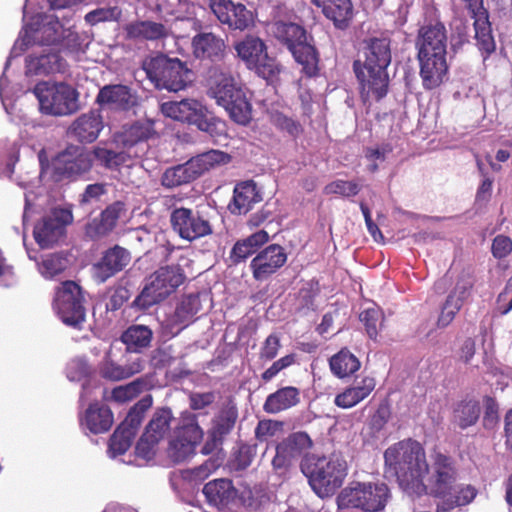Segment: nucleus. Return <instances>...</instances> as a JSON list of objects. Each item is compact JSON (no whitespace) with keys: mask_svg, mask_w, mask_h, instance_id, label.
Returning <instances> with one entry per match:
<instances>
[{"mask_svg":"<svg viewBox=\"0 0 512 512\" xmlns=\"http://www.w3.org/2000/svg\"><path fill=\"white\" fill-rule=\"evenodd\" d=\"M385 472L396 477L399 487L409 496L429 495L437 498L436 512H450L471 503L477 489L470 485H455L458 468L455 459L433 448L427 461L423 445L407 438L389 446L384 452Z\"/></svg>","mask_w":512,"mask_h":512,"instance_id":"obj_1","label":"nucleus"},{"mask_svg":"<svg viewBox=\"0 0 512 512\" xmlns=\"http://www.w3.org/2000/svg\"><path fill=\"white\" fill-rule=\"evenodd\" d=\"M363 53L364 62H353L361 99L364 103L371 98L380 101L389 89L387 68L392 59L391 40L388 37H371L365 40Z\"/></svg>","mask_w":512,"mask_h":512,"instance_id":"obj_2","label":"nucleus"},{"mask_svg":"<svg viewBox=\"0 0 512 512\" xmlns=\"http://www.w3.org/2000/svg\"><path fill=\"white\" fill-rule=\"evenodd\" d=\"M447 30L437 21L423 25L416 38L417 58L423 87L432 90L439 87L448 72Z\"/></svg>","mask_w":512,"mask_h":512,"instance_id":"obj_3","label":"nucleus"},{"mask_svg":"<svg viewBox=\"0 0 512 512\" xmlns=\"http://www.w3.org/2000/svg\"><path fill=\"white\" fill-rule=\"evenodd\" d=\"M248 89L230 72L215 69L209 79L207 95L228 113L235 123L246 126L252 120Z\"/></svg>","mask_w":512,"mask_h":512,"instance_id":"obj_4","label":"nucleus"},{"mask_svg":"<svg viewBox=\"0 0 512 512\" xmlns=\"http://www.w3.org/2000/svg\"><path fill=\"white\" fill-rule=\"evenodd\" d=\"M271 33L291 52L295 61L302 66V72L306 76L317 75L318 52L315 46L307 41V32L302 26L292 22L277 21L272 24Z\"/></svg>","mask_w":512,"mask_h":512,"instance_id":"obj_5","label":"nucleus"},{"mask_svg":"<svg viewBox=\"0 0 512 512\" xmlns=\"http://www.w3.org/2000/svg\"><path fill=\"white\" fill-rule=\"evenodd\" d=\"M314 492L320 497L333 495L347 476V463L338 456H311L302 464Z\"/></svg>","mask_w":512,"mask_h":512,"instance_id":"obj_6","label":"nucleus"},{"mask_svg":"<svg viewBox=\"0 0 512 512\" xmlns=\"http://www.w3.org/2000/svg\"><path fill=\"white\" fill-rule=\"evenodd\" d=\"M231 156L220 150H209L192 157L184 164L167 168L161 176V184L166 188H176L193 182L204 173L228 164Z\"/></svg>","mask_w":512,"mask_h":512,"instance_id":"obj_7","label":"nucleus"},{"mask_svg":"<svg viewBox=\"0 0 512 512\" xmlns=\"http://www.w3.org/2000/svg\"><path fill=\"white\" fill-rule=\"evenodd\" d=\"M185 279L184 271L179 265L162 266L149 276L133 305L147 310L173 294Z\"/></svg>","mask_w":512,"mask_h":512,"instance_id":"obj_8","label":"nucleus"},{"mask_svg":"<svg viewBox=\"0 0 512 512\" xmlns=\"http://www.w3.org/2000/svg\"><path fill=\"white\" fill-rule=\"evenodd\" d=\"M390 497L385 483H352L337 497L340 509L357 508L365 512H378L385 508Z\"/></svg>","mask_w":512,"mask_h":512,"instance_id":"obj_9","label":"nucleus"},{"mask_svg":"<svg viewBox=\"0 0 512 512\" xmlns=\"http://www.w3.org/2000/svg\"><path fill=\"white\" fill-rule=\"evenodd\" d=\"M40 111L47 115L65 116L79 110V93L66 83L40 82L33 90Z\"/></svg>","mask_w":512,"mask_h":512,"instance_id":"obj_10","label":"nucleus"},{"mask_svg":"<svg viewBox=\"0 0 512 512\" xmlns=\"http://www.w3.org/2000/svg\"><path fill=\"white\" fill-rule=\"evenodd\" d=\"M148 78L158 89L178 92L192 82V71L178 58L159 55L148 63Z\"/></svg>","mask_w":512,"mask_h":512,"instance_id":"obj_11","label":"nucleus"},{"mask_svg":"<svg viewBox=\"0 0 512 512\" xmlns=\"http://www.w3.org/2000/svg\"><path fill=\"white\" fill-rule=\"evenodd\" d=\"M203 438V430L198 417L190 411L181 413L175 436L169 442L168 455L174 463L186 461L195 454L196 447Z\"/></svg>","mask_w":512,"mask_h":512,"instance_id":"obj_12","label":"nucleus"},{"mask_svg":"<svg viewBox=\"0 0 512 512\" xmlns=\"http://www.w3.org/2000/svg\"><path fill=\"white\" fill-rule=\"evenodd\" d=\"M235 50L247 68L263 79H273L280 73V64L268 55L267 46L259 37L247 35L235 44Z\"/></svg>","mask_w":512,"mask_h":512,"instance_id":"obj_13","label":"nucleus"},{"mask_svg":"<svg viewBox=\"0 0 512 512\" xmlns=\"http://www.w3.org/2000/svg\"><path fill=\"white\" fill-rule=\"evenodd\" d=\"M84 292L75 281L60 284L53 301L54 309L62 322L73 328H80L86 318Z\"/></svg>","mask_w":512,"mask_h":512,"instance_id":"obj_14","label":"nucleus"},{"mask_svg":"<svg viewBox=\"0 0 512 512\" xmlns=\"http://www.w3.org/2000/svg\"><path fill=\"white\" fill-rule=\"evenodd\" d=\"M157 134L155 122L150 119L136 120L122 125L112 136V142L133 157L145 154L147 142Z\"/></svg>","mask_w":512,"mask_h":512,"instance_id":"obj_15","label":"nucleus"},{"mask_svg":"<svg viewBox=\"0 0 512 512\" xmlns=\"http://www.w3.org/2000/svg\"><path fill=\"white\" fill-rule=\"evenodd\" d=\"M174 419L169 407L157 408L148 422L143 435L136 444L138 457L149 460L155 455V447L170 432Z\"/></svg>","mask_w":512,"mask_h":512,"instance_id":"obj_16","label":"nucleus"},{"mask_svg":"<svg viewBox=\"0 0 512 512\" xmlns=\"http://www.w3.org/2000/svg\"><path fill=\"white\" fill-rule=\"evenodd\" d=\"M170 222L173 230L190 242L213 233L210 220L198 210L176 208L171 212Z\"/></svg>","mask_w":512,"mask_h":512,"instance_id":"obj_17","label":"nucleus"},{"mask_svg":"<svg viewBox=\"0 0 512 512\" xmlns=\"http://www.w3.org/2000/svg\"><path fill=\"white\" fill-rule=\"evenodd\" d=\"M73 221L71 211L55 208L50 215L39 221L33 230L36 243L41 248H49L63 235L65 227Z\"/></svg>","mask_w":512,"mask_h":512,"instance_id":"obj_18","label":"nucleus"},{"mask_svg":"<svg viewBox=\"0 0 512 512\" xmlns=\"http://www.w3.org/2000/svg\"><path fill=\"white\" fill-rule=\"evenodd\" d=\"M209 7L218 21L231 30L244 31L254 24V15L246 5L231 0H209Z\"/></svg>","mask_w":512,"mask_h":512,"instance_id":"obj_19","label":"nucleus"},{"mask_svg":"<svg viewBox=\"0 0 512 512\" xmlns=\"http://www.w3.org/2000/svg\"><path fill=\"white\" fill-rule=\"evenodd\" d=\"M287 258L288 255L281 245H268L250 262L253 278L259 282L267 280L285 265Z\"/></svg>","mask_w":512,"mask_h":512,"instance_id":"obj_20","label":"nucleus"},{"mask_svg":"<svg viewBox=\"0 0 512 512\" xmlns=\"http://www.w3.org/2000/svg\"><path fill=\"white\" fill-rule=\"evenodd\" d=\"M92 156L83 148L71 145L58 157L55 173L61 178H73L90 171Z\"/></svg>","mask_w":512,"mask_h":512,"instance_id":"obj_21","label":"nucleus"},{"mask_svg":"<svg viewBox=\"0 0 512 512\" xmlns=\"http://www.w3.org/2000/svg\"><path fill=\"white\" fill-rule=\"evenodd\" d=\"M130 261V252L119 245H115L107 249L100 260L93 265L94 278L98 282L104 283L121 272Z\"/></svg>","mask_w":512,"mask_h":512,"instance_id":"obj_22","label":"nucleus"},{"mask_svg":"<svg viewBox=\"0 0 512 512\" xmlns=\"http://www.w3.org/2000/svg\"><path fill=\"white\" fill-rule=\"evenodd\" d=\"M103 128L101 111L92 109L78 116L69 126L67 133L79 143L90 144L97 140Z\"/></svg>","mask_w":512,"mask_h":512,"instance_id":"obj_23","label":"nucleus"},{"mask_svg":"<svg viewBox=\"0 0 512 512\" xmlns=\"http://www.w3.org/2000/svg\"><path fill=\"white\" fill-rule=\"evenodd\" d=\"M95 102L101 109L128 111L136 104V99L130 87L110 84L100 88Z\"/></svg>","mask_w":512,"mask_h":512,"instance_id":"obj_24","label":"nucleus"},{"mask_svg":"<svg viewBox=\"0 0 512 512\" xmlns=\"http://www.w3.org/2000/svg\"><path fill=\"white\" fill-rule=\"evenodd\" d=\"M125 211L122 201H115L108 205L99 215L85 226V234L92 240L101 239L109 235L117 225L121 214Z\"/></svg>","mask_w":512,"mask_h":512,"instance_id":"obj_25","label":"nucleus"},{"mask_svg":"<svg viewBox=\"0 0 512 512\" xmlns=\"http://www.w3.org/2000/svg\"><path fill=\"white\" fill-rule=\"evenodd\" d=\"M193 54L197 59L220 62L226 55L225 41L212 32H201L192 38Z\"/></svg>","mask_w":512,"mask_h":512,"instance_id":"obj_26","label":"nucleus"},{"mask_svg":"<svg viewBox=\"0 0 512 512\" xmlns=\"http://www.w3.org/2000/svg\"><path fill=\"white\" fill-rule=\"evenodd\" d=\"M125 37L128 40L160 41L168 38L170 29L163 23L150 20H137L124 26Z\"/></svg>","mask_w":512,"mask_h":512,"instance_id":"obj_27","label":"nucleus"},{"mask_svg":"<svg viewBox=\"0 0 512 512\" xmlns=\"http://www.w3.org/2000/svg\"><path fill=\"white\" fill-rule=\"evenodd\" d=\"M376 381L373 377L364 376L356 380L353 385L336 395L334 404L342 409H349L366 399L375 389Z\"/></svg>","mask_w":512,"mask_h":512,"instance_id":"obj_28","label":"nucleus"},{"mask_svg":"<svg viewBox=\"0 0 512 512\" xmlns=\"http://www.w3.org/2000/svg\"><path fill=\"white\" fill-rule=\"evenodd\" d=\"M300 403V390L294 386H285L269 394L263 404L268 414H277L295 407Z\"/></svg>","mask_w":512,"mask_h":512,"instance_id":"obj_29","label":"nucleus"},{"mask_svg":"<svg viewBox=\"0 0 512 512\" xmlns=\"http://www.w3.org/2000/svg\"><path fill=\"white\" fill-rule=\"evenodd\" d=\"M203 494L209 504L222 508L235 499L237 490L231 480L220 478L206 483Z\"/></svg>","mask_w":512,"mask_h":512,"instance_id":"obj_30","label":"nucleus"},{"mask_svg":"<svg viewBox=\"0 0 512 512\" xmlns=\"http://www.w3.org/2000/svg\"><path fill=\"white\" fill-rule=\"evenodd\" d=\"M81 424L93 434L105 433L113 425V414L107 406L92 403L85 411Z\"/></svg>","mask_w":512,"mask_h":512,"instance_id":"obj_31","label":"nucleus"},{"mask_svg":"<svg viewBox=\"0 0 512 512\" xmlns=\"http://www.w3.org/2000/svg\"><path fill=\"white\" fill-rule=\"evenodd\" d=\"M261 201V196L253 181L239 183L234 188L233 202L229 209L233 214H246L255 203Z\"/></svg>","mask_w":512,"mask_h":512,"instance_id":"obj_32","label":"nucleus"},{"mask_svg":"<svg viewBox=\"0 0 512 512\" xmlns=\"http://www.w3.org/2000/svg\"><path fill=\"white\" fill-rule=\"evenodd\" d=\"M319 7L326 18L331 20L334 26L344 30L352 21L353 5L351 0H324Z\"/></svg>","mask_w":512,"mask_h":512,"instance_id":"obj_33","label":"nucleus"},{"mask_svg":"<svg viewBox=\"0 0 512 512\" xmlns=\"http://www.w3.org/2000/svg\"><path fill=\"white\" fill-rule=\"evenodd\" d=\"M201 308L200 295L198 293L190 294L182 298L172 317L173 324L178 326V332L194 321V317Z\"/></svg>","mask_w":512,"mask_h":512,"instance_id":"obj_34","label":"nucleus"},{"mask_svg":"<svg viewBox=\"0 0 512 512\" xmlns=\"http://www.w3.org/2000/svg\"><path fill=\"white\" fill-rule=\"evenodd\" d=\"M153 339V331L146 325L133 324L121 335V341L126 345L127 350L141 352L148 348Z\"/></svg>","mask_w":512,"mask_h":512,"instance_id":"obj_35","label":"nucleus"},{"mask_svg":"<svg viewBox=\"0 0 512 512\" xmlns=\"http://www.w3.org/2000/svg\"><path fill=\"white\" fill-rule=\"evenodd\" d=\"M332 373L338 378H346L353 375L361 367L360 360L348 349L342 348L329 360Z\"/></svg>","mask_w":512,"mask_h":512,"instance_id":"obj_36","label":"nucleus"},{"mask_svg":"<svg viewBox=\"0 0 512 512\" xmlns=\"http://www.w3.org/2000/svg\"><path fill=\"white\" fill-rule=\"evenodd\" d=\"M142 370L143 362L140 359L124 366L106 359L100 364L99 374L106 380L120 381L129 378Z\"/></svg>","mask_w":512,"mask_h":512,"instance_id":"obj_37","label":"nucleus"},{"mask_svg":"<svg viewBox=\"0 0 512 512\" xmlns=\"http://www.w3.org/2000/svg\"><path fill=\"white\" fill-rule=\"evenodd\" d=\"M153 399L151 395H146L140 399L128 412L125 419L118 426L127 432H131L136 436V433L142 423L145 412L152 406Z\"/></svg>","mask_w":512,"mask_h":512,"instance_id":"obj_38","label":"nucleus"},{"mask_svg":"<svg viewBox=\"0 0 512 512\" xmlns=\"http://www.w3.org/2000/svg\"><path fill=\"white\" fill-rule=\"evenodd\" d=\"M475 40L483 59L486 60L496 49V43L492 35L491 23L488 20L473 23Z\"/></svg>","mask_w":512,"mask_h":512,"instance_id":"obj_39","label":"nucleus"},{"mask_svg":"<svg viewBox=\"0 0 512 512\" xmlns=\"http://www.w3.org/2000/svg\"><path fill=\"white\" fill-rule=\"evenodd\" d=\"M37 74L48 75L51 73H63L66 70L67 63L59 52H49L40 55L32 61Z\"/></svg>","mask_w":512,"mask_h":512,"instance_id":"obj_40","label":"nucleus"},{"mask_svg":"<svg viewBox=\"0 0 512 512\" xmlns=\"http://www.w3.org/2000/svg\"><path fill=\"white\" fill-rule=\"evenodd\" d=\"M480 415V405L476 400H463L458 403L454 410V421L461 428L465 429L474 425Z\"/></svg>","mask_w":512,"mask_h":512,"instance_id":"obj_41","label":"nucleus"},{"mask_svg":"<svg viewBox=\"0 0 512 512\" xmlns=\"http://www.w3.org/2000/svg\"><path fill=\"white\" fill-rule=\"evenodd\" d=\"M238 418V412L235 407L222 409L213 423L211 433L213 437L224 440L234 428Z\"/></svg>","mask_w":512,"mask_h":512,"instance_id":"obj_42","label":"nucleus"},{"mask_svg":"<svg viewBox=\"0 0 512 512\" xmlns=\"http://www.w3.org/2000/svg\"><path fill=\"white\" fill-rule=\"evenodd\" d=\"M95 158L108 169H117L124 165L132 155L126 150L116 152L110 149L97 147L93 150Z\"/></svg>","mask_w":512,"mask_h":512,"instance_id":"obj_43","label":"nucleus"},{"mask_svg":"<svg viewBox=\"0 0 512 512\" xmlns=\"http://www.w3.org/2000/svg\"><path fill=\"white\" fill-rule=\"evenodd\" d=\"M68 258L60 253L45 256L40 263V272L45 278H54L66 270Z\"/></svg>","mask_w":512,"mask_h":512,"instance_id":"obj_44","label":"nucleus"},{"mask_svg":"<svg viewBox=\"0 0 512 512\" xmlns=\"http://www.w3.org/2000/svg\"><path fill=\"white\" fill-rule=\"evenodd\" d=\"M147 389V381L138 378L126 385H121L115 387L112 390V399L116 402L123 403L126 401H130L133 398L137 397L140 393Z\"/></svg>","mask_w":512,"mask_h":512,"instance_id":"obj_45","label":"nucleus"},{"mask_svg":"<svg viewBox=\"0 0 512 512\" xmlns=\"http://www.w3.org/2000/svg\"><path fill=\"white\" fill-rule=\"evenodd\" d=\"M360 321L370 339L376 340L379 330L384 324V315L379 308H368L360 313Z\"/></svg>","mask_w":512,"mask_h":512,"instance_id":"obj_46","label":"nucleus"},{"mask_svg":"<svg viewBox=\"0 0 512 512\" xmlns=\"http://www.w3.org/2000/svg\"><path fill=\"white\" fill-rule=\"evenodd\" d=\"M475 274L470 268L463 269L457 278L454 290L450 293L454 298L462 303L471 295L475 284Z\"/></svg>","mask_w":512,"mask_h":512,"instance_id":"obj_47","label":"nucleus"},{"mask_svg":"<svg viewBox=\"0 0 512 512\" xmlns=\"http://www.w3.org/2000/svg\"><path fill=\"white\" fill-rule=\"evenodd\" d=\"M360 191L361 186L357 182L342 179H337L328 183L323 189V192L326 195H339L344 198L354 197Z\"/></svg>","mask_w":512,"mask_h":512,"instance_id":"obj_48","label":"nucleus"},{"mask_svg":"<svg viewBox=\"0 0 512 512\" xmlns=\"http://www.w3.org/2000/svg\"><path fill=\"white\" fill-rule=\"evenodd\" d=\"M134 437L131 432L117 427L109 439V451L114 457L123 455L130 448Z\"/></svg>","mask_w":512,"mask_h":512,"instance_id":"obj_49","label":"nucleus"},{"mask_svg":"<svg viewBox=\"0 0 512 512\" xmlns=\"http://www.w3.org/2000/svg\"><path fill=\"white\" fill-rule=\"evenodd\" d=\"M270 122L277 129L287 132L294 138L298 137L303 132V128L298 121H295L279 111L270 114Z\"/></svg>","mask_w":512,"mask_h":512,"instance_id":"obj_50","label":"nucleus"},{"mask_svg":"<svg viewBox=\"0 0 512 512\" xmlns=\"http://www.w3.org/2000/svg\"><path fill=\"white\" fill-rule=\"evenodd\" d=\"M196 127L208 133L211 137L217 138L225 133V122L207 111L205 117L199 121Z\"/></svg>","mask_w":512,"mask_h":512,"instance_id":"obj_51","label":"nucleus"},{"mask_svg":"<svg viewBox=\"0 0 512 512\" xmlns=\"http://www.w3.org/2000/svg\"><path fill=\"white\" fill-rule=\"evenodd\" d=\"M186 105H190L187 99L181 101H170L161 104V112L169 118L176 121L187 123V109Z\"/></svg>","mask_w":512,"mask_h":512,"instance_id":"obj_52","label":"nucleus"},{"mask_svg":"<svg viewBox=\"0 0 512 512\" xmlns=\"http://www.w3.org/2000/svg\"><path fill=\"white\" fill-rule=\"evenodd\" d=\"M463 303L454 298L453 294H449L445 303L442 306L441 313L438 317V326L446 327L448 326L454 319L455 315L461 309Z\"/></svg>","mask_w":512,"mask_h":512,"instance_id":"obj_53","label":"nucleus"},{"mask_svg":"<svg viewBox=\"0 0 512 512\" xmlns=\"http://www.w3.org/2000/svg\"><path fill=\"white\" fill-rule=\"evenodd\" d=\"M284 423L278 420H260L255 428V437L258 441L264 442L283 430Z\"/></svg>","mask_w":512,"mask_h":512,"instance_id":"obj_54","label":"nucleus"},{"mask_svg":"<svg viewBox=\"0 0 512 512\" xmlns=\"http://www.w3.org/2000/svg\"><path fill=\"white\" fill-rule=\"evenodd\" d=\"M295 363V355L294 354H288L280 359L273 362V364L267 368L262 374L261 379L264 382H269L272 380L279 372L284 370L285 368L291 366Z\"/></svg>","mask_w":512,"mask_h":512,"instance_id":"obj_55","label":"nucleus"},{"mask_svg":"<svg viewBox=\"0 0 512 512\" xmlns=\"http://www.w3.org/2000/svg\"><path fill=\"white\" fill-rule=\"evenodd\" d=\"M281 347L280 337L276 333L270 334L263 342L260 349V358L263 360H273Z\"/></svg>","mask_w":512,"mask_h":512,"instance_id":"obj_56","label":"nucleus"},{"mask_svg":"<svg viewBox=\"0 0 512 512\" xmlns=\"http://www.w3.org/2000/svg\"><path fill=\"white\" fill-rule=\"evenodd\" d=\"M106 192V185L103 183L89 184L81 194L79 203L81 206H84L93 202H98Z\"/></svg>","mask_w":512,"mask_h":512,"instance_id":"obj_57","label":"nucleus"},{"mask_svg":"<svg viewBox=\"0 0 512 512\" xmlns=\"http://www.w3.org/2000/svg\"><path fill=\"white\" fill-rule=\"evenodd\" d=\"M256 453V447L248 444H242L239 446L235 453V465L239 470L246 469L252 463V460Z\"/></svg>","mask_w":512,"mask_h":512,"instance_id":"obj_58","label":"nucleus"},{"mask_svg":"<svg viewBox=\"0 0 512 512\" xmlns=\"http://www.w3.org/2000/svg\"><path fill=\"white\" fill-rule=\"evenodd\" d=\"M484 402L485 412L483 417V425L485 428L492 429L499 421L498 404L492 397H486Z\"/></svg>","mask_w":512,"mask_h":512,"instance_id":"obj_59","label":"nucleus"},{"mask_svg":"<svg viewBox=\"0 0 512 512\" xmlns=\"http://www.w3.org/2000/svg\"><path fill=\"white\" fill-rule=\"evenodd\" d=\"M465 3V7L468 10L470 17L473 19V23H477L480 21L488 20L489 13L488 10L484 7L483 0H463Z\"/></svg>","mask_w":512,"mask_h":512,"instance_id":"obj_60","label":"nucleus"},{"mask_svg":"<svg viewBox=\"0 0 512 512\" xmlns=\"http://www.w3.org/2000/svg\"><path fill=\"white\" fill-rule=\"evenodd\" d=\"M190 105H186L187 110V123L197 125L202 117H205V113L208 109L198 100L187 99Z\"/></svg>","mask_w":512,"mask_h":512,"instance_id":"obj_61","label":"nucleus"},{"mask_svg":"<svg viewBox=\"0 0 512 512\" xmlns=\"http://www.w3.org/2000/svg\"><path fill=\"white\" fill-rule=\"evenodd\" d=\"M216 460L208 459L203 464L189 470V477L196 481H203L217 469Z\"/></svg>","mask_w":512,"mask_h":512,"instance_id":"obj_62","label":"nucleus"},{"mask_svg":"<svg viewBox=\"0 0 512 512\" xmlns=\"http://www.w3.org/2000/svg\"><path fill=\"white\" fill-rule=\"evenodd\" d=\"M512 251V240L508 236L498 235L492 242V254L501 259L506 257Z\"/></svg>","mask_w":512,"mask_h":512,"instance_id":"obj_63","label":"nucleus"},{"mask_svg":"<svg viewBox=\"0 0 512 512\" xmlns=\"http://www.w3.org/2000/svg\"><path fill=\"white\" fill-rule=\"evenodd\" d=\"M214 392H204V393H191L189 396V404L192 410H202L208 406H210L215 401Z\"/></svg>","mask_w":512,"mask_h":512,"instance_id":"obj_64","label":"nucleus"}]
</instances>
